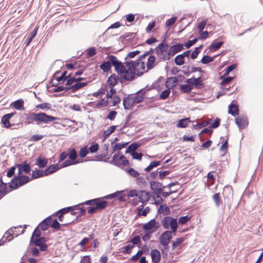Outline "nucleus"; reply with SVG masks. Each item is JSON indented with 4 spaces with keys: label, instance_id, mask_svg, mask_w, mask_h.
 I'll return each instance as SVG.
<instances>
[{
    "label": "nucleus",
    "instance_id": "obj_1",
    "mask_svg": "<svg viewBox=\"0 0 263 263\" xmlns=\"http://www.w3.org/2000/svg\"><path fill=\"white\" fill-rule=\"evenodd\" d=\"M58 118L53 116L48 115L45 112H40L35 113L32 112V124L35 123L37 125L43 123L47 124L49 122L55 121Z\"/></svg>",
    "mask_w": 263,
    "mask_h": 263
},
{
    "label": "nucleus",
    "instance_id": "obj_2",
    "mask_svg": "<svg viewBox=\"0 0 263 263\" xmlns=\"http://www.w3.org/2000/svg\"><path fill=\"white\" fill-rule=\"evenodd\" d=\"M165 40V39L155 49L156 53L161 61H168L171 57L170 50H167L168 45L164 42Z\"/></svg>",
    "mask_w": 263,
    "mask_h": 263
},
{
    "label": "nucleus",
    "instance_id": "obj_3",
    "mask_svg": "<svg viewBox=\"0 0 263 263\" xmlns=\"http://www.w3.org/2000/svg\"><path fill=\"white\" fill-rule=\"evenodd\" d=\"M31 180L28 176L24 175H18L14 176L11 179L9 187L12 190H16Z\"/></svg>",
    "mask_w": 263,
    "mask_h": 263
},
{
    "label": "nucleus",
    "instance_id": "obj_4",
    "mask_svg": "<svg viewBox=\"0 0 263 263\" xmlns=\"http://www.w3.org/2000/svg\"><path fill=\"white\" fill-rule=\"evenodd\" d=\"M103 198H96L94 206H89L87 208V212L90 214H93L98 211H102L108 205V202L104 200Z\"/></svg>",
    "mask_w": 263,
    "mask_h": 263
},
{
    "label": "nucleus",
    "instance_id": "obj_5",
    "mask_svg": "<svg viewBox=\"0 0 263 263\" xmlns=\"http://www.w3.org/2000/svg\"><path fill=\"white\" fill-rule=\"evenodd\" d=\"M109 162L120 167L126 166L129 164L128 160L126 159V157L123 155H121L120 152L115 154L113 156L112 160L109 161Z\"/></svg>",
    "mask_w": 263,
    "mask_h": 263
},
{
    "label": "nucleus",
    "instance_id": "obj_6",
    "mask_svg": "<svg viewBox=\"0 0 263 263\" xmlns=\"http://www.w3.org/2000/svg\"><path fill=\"white\" fill-rule=\"evenodd\" d=\"M108 58L110 60L112 65L115 67V71L118 74H122L124 70L126 69L125 64L119 61L117 58L114 55H108Z\"/></svg>",
    "mask_w": 263,
    "mask_h": 263
},
{
    "label": "nucleus",
    "instance_id": "obj_7",
    "mask_svg": "<svg viewBox=\"0 0 263 263\" xmlns=\"http://www.w3.org/2000/svg\"><path fill=\"white\" fill-rule=\"evenodd\" d=\"M14 116H15V117L16 118H19L18 114H17L15 111L6 114L2 117V122L5 127L9 128V127H11V126H13L15 125H18L20 124H23V123L21 122V121H19L18 123H17L16 124H15V123L11 124L10 122V119Z\"/></svg>",
    "mask_w": 263,
    "mask_h": 263
},
{
    "label": "nucleus",
    "instance_id": "obj_8",
    "mask_svg": "<svg viewBox=\"0 0 263 263\" xmlns=\"http://www.w3.org/2000/svg\"><path fill=\"white\" fill-rule=\"evenodd\" d=\"M153 88L152 86L149 87L146 86L145 88L138 91L134 96L133 95V100L135 104L140 103L143 102L146 92L153 89Z\"/></svg>",
    "mask_w": 263,
    "mask_h": 263
},
{
    "label": "nucleus",
    "instance_id": "obj_9",
    "mask_svg": "<svg viewBox=\"0 0 263 263\" xmlns=\"http://www.w3.org/2000/svg\"><path fill=\"white\" fill-rule=\"evenodd\" d=\"M124 71V72L121 74V76L120 77V82L121 83H125L126 81L130 82L136 79V76L137 75L136 72L128 70L126 69Z\"/></svg>",
    "mask_w": 263,
    "mask_h": 263
},
{
    "label": "nucleus",
    "instance_id": "obj_10",
    "mask_svg": "<svg viewBox=\"0 0 263 263\" xmlns=\"http://www.w3.org/2000/svg\"><path fill=\"white\" fill-rule=\"evenodd\" d=\"M160 227V224L155 219L151 220L148 222L143 224L142 228L146 231L150 232L152 233L156 232Z\"/></svg>",
    "mask_w": 263,
    "mask_h": 263
},
{
    "label": "nucleus",
    "instance_id": "obj_11",
    "mask_svg": "<svg viewBox=\"0 0 263 263\" xmlns=\"http://www.w3.org/2000/svg\"><path fill=\"white\" fill-rule=\"evenodd\" d=\"M150 188L155 195L161 194L164 189V185L162 183L156 181H151L149 182Z\"/></svg>",
    "mask_w": 263,
    "mask_h": 263
},
{
    "label": "nucleus",
    "instance_id": "obj_12",
    "mask_svg": "<svg viewBox=\"0 0 263 263\" xmlns=\"http://www.w3.org/2000/svg\"><path fill=\"white\" fill-rule=\"evenodd\" d=\"M172 238L171 232L169 230L165 231L161 234L160 236L159 240L160 244L164 247L167 246Z\"/></svg>",
    "mask_w": 263,
    "mask_h": 263
},
{
    "label": "nucleus",
    "instance_id": "obj_13",
    "mask_svg": "<svg viewBox=\"0 0 263 263\" xmlns=\"http://www.w3.org/2000/svg\"><path fill=\"white\" fill-rule=\"evenodd\" d=\"M111 157V154L108 155V149L107 145L104 144L103 153L95 157L96 160L108 162V160Z\"/></svg>",
    "mask_w": 263,
    "mask_h": 263
},
{
    "label": "nucleus",
    "instance_id": "obj_14",
    "mask_svg": "<svg viewBox=\"0 0 263 263\" xmlns=\"http://www.w3.org/2000/svg\"><path fill=\"white\" fill-rule=\"evenodd\" d=\"M15 166L18 168V175H22L24 172L28 174L31 171V165L27 161H24L21 164H16Z\"/></svg>",
    "mask_w": 263,
    "mask_h": 263
},
{
    "label": "nucleus",
    "instance_id": "obj_15",
    "mask_svg": "<svg viewBox=\"0 0 263 263\" xmlns=\"http://www.w3.org/2000/svg\"><path fill=\"white\" fill-rule=\"evenodd\" d=\"M235 123L240 129L247 127L248 125V119L245 116H239L235 119Z\"/></svg>",
    "mask_w": 263,
    "mask_h": 263
},
{
    "label": "nucleus",
    "instance_id": "obj_16",
    "mask_svg": "<svg viewBox=\"0 0 263 263\" xmlns=\"http://www.w3.org/2000/svg\"><path fill=\"white\" fill-rule=\"evenodd\" d=\"M135 103L133 100V95H128L123 100V105L125 110L131 109Z\"/></svg>",
    "mask_w": 263,
    "mask_h": 263
},
{
    "label": "nucleus",
    "instance_id": "obj_17",
    "mask_svg": "<svg viewBox=\"0 0 263 263\" xmlns=\"http://www.w3.org/2000/svg\"><path fill=\"white\" fill-rule=\"evenodd\" d=\"M177 219L171 216H166L162 220V224L166 229H169L170 227L172 226V223L176 222Z\"/></svg>",
    "mask_w": 263,
    "mask_h": 263
},
{
    "label": "nucleus",
    "instance_id": "obj_18",
    "mask_svg": "<svg viewBox=\"0 0 263 263\" xmlns=\"http://www.w3.org/2000/svg\"><path fill=\"white\" fill-rule=\"evenodd\" d=\"M179 82V79L177 77L168 78L165 82V87L166 88L172 89L174 88L178 82Z\"/></svg>",
    "mask_w": 263,
    "mask_h": 263
},
{
    "label": "nucleus",
    "instance_id": "obj_19",
    "mask_svg": "<svg viewBox=\"0 0 263 263\" xmlns=\"http://www.w3.org/2000/svg\"><path fill=\"white\" fill-rule=\"evenodd\" d=\"M51 222H52V218L50 216L44 219L38 226L40 227L42 231H44L48 230L51 227Z\"/></svg>",
    "mask_w": 263,
    "mask_h": 263
},
{
    "label": "nucleus",
    "instance_id": "obj_20",
    "mask_svg": "<svg viewBox=\"0 0 263 263\" xmlns=\"http://www.w3.org/2000/svg\"><path fill=\"white\" fill-rule=\"evenodd\" d=\"M139 201L142 203H146L149 199V193L145 190H140L139 193Z\"/></svg>",
    "mask_w": 263,
    "mask_h": 263
},
{
    "label": "nucleus",
    "instance_id": "obj_21",
    "mask_svg": "<svg viewBox=\"0 0 263 263\" xmlns=\"http://www.w3.org/2000/svg\"><path fill=\"white\" fill-rule=\"evenodd\" d=\"M183 49V45L181 43H178L171 46L170 52L171 56H174L176 53Z\"/></svg>",
    "mask_w": 263,
    "mask_h": 263
},
{
    "label": "nucleus",
    "instance_id": "obj_22",
    "mask_svg": "<svg viewBox=\"0 0 263 263\" xmlns=\"http://www.w3.org/2000/svg\"><path fill=\"white\" fill-rule=\"evenodd\" d=\"M12 231H13L11 229L10 231L8 230L5 233V235L3 236V237L0 240V246L4 245V243L6 241H10L12 240V239L13 238V235H14V232H13V233L11 232Z\"/></svg>",
    "mask_w": 263,
    "mask_h": 263
},
{
    "label": "nucleus",
    "instance_id": "obj_23",
    "mask_svg": "<svg viewBox=\"0 0 263 263\" xmlns=\"http://www.w3.org/2000/svg\"><path fill=\"white\" fill-rule=\"evenodd\" d=\"M118 81H120V77L114 73L108 78L107 83L109 87H114L117 84Z\"/></svg>",
    "mask_w": 263,
    "mask_h": 263
},
{
    "label": "nucleus",
    "instance_id": "obj_24",
    "mask_svg": "<svg viewBox=\"0 0 263 263\" xmlns=\"http://www.w3.org/2000/svg\"><path fill=\"white\" fill-rule=\"evenodd\" d=\"M151 256L153 263H159L161 259V254L157 249H153L151 252Z\"/></svg>",
    "mask_w": 263,
    "mask_h": 263
},
{
    "label": "nucleus",
    "instance_id": "obj_25",
    "mask_svg": "<svg viewBox=\"0 0 263 263\" xmlns=\"http://www.w3.org/2000/svg\"><path fill=\"white\" fill-rule=\"evenodd\" d=\"M223 195L224 198L229 199L232 198L233 196V190L231 186L226 185L223 190Z\"/></svg>",
    "mask_w": 263,
    "mask_h": 263
},
{
    "label": "nucleus",
    "instance_id": "obj_26",
    "mask_svg": "<svg viewBox=\"0 0 263 263\" xmlns=\"http://www.w3.org/2000/svg\"><path fill=\"white\" fill-rule=\"evenodd\" d=\"M106 59L108 60L107 61H104L100 66V68L104 72H108L110 70L112 63H111L110 60L108 58V55Z\"/></svg>",
    "mask_w": 263,
    "mask_h": 263
},
{
    "label": "nucleus",
    "instance_id": "obj_27",
    "mask_svg": "<svg viewBox=\"0 0 263 263\" xmlns=\"http://www.w3.org/2000/svg\"><path fill=\"white\" fill-rule=\"evenodd\" d=\"M137 60L134 61H125L124 64L125 66L127 67L126 70H130L133 71H137Z\"/></svg>",
    "mask_w": 263,
    "mask_h": 263
},
{
    "label": "nucleus",
    "instance_id": "obj_28",
    "mask_svg": "<svg viewBox=\"0 0 263 263\" xmlns=\"http://www.w3.org/2000/svg\"><path fill=\"white\" fill-rule=\"evenodd\" d=\"M47 239L45 237H40L38 238H31L30 239V243L34 244L36 247L45 243Z\"/></svg>",
    "mask_w": 263,
    "mask_h": 263
},
{
    "label": "nucleus",
    "instance_id": "obj_29",
    "mask_svg": "<svg viewBox=\"0 0 263 263\" xmlns=\"http://www.w3.org/2000/svg\"><path fill=\"white\" fill-rule=\"evenodd\" d=\"M60 168V167L59 166L58 164H52L50 165L47 168L44 170V174L46 175V176H48L57 172Z\"/></svg>",
    "mask_w": 263,
    "mask_h": 263
},
{
    "label": "nucleus",
    "instance_id": "obj_30",
    "mask_svg": "<svg viewBox=\"0 0 263 263\" xmlns=\"http://www.w3.org/2000/svg\"><path fill=\"white\" fill-rule=\"evenodd\" d=\"M77 206H68L60 210L59 213L65 214L67 213L71 212V215H76L78 214V212H75V210H77Z\"/></svg>",
    "mask_w": 263,
    "mask_h": 263
},
{
    "label": "nucleus",
    "instance_id": "obj_31",
    "mask_svg": "<svg viewBox=\"0 0 263 263\" xmlns=\"http://www.w3.org/2000/svg\"><path fill=\"white\" fill-rule=\"evenodd\" d=\"M68 156L69 158L73 161H78L79 163L81 162L80 160L77 159L78 153L74 148H70L68 150Z\"/></svg>",
    "mask_w": 263,
    "mask_h": 263
},
{
    "label": "nucleus",
    "instance_id": "obj_32",
    "mask_svg": "<svg viewBox=\"0 0 263 263\" xmlns=\"http://www.w3.org/2000/svg\"><path fill=\"white\" fill-rule=\"evenodd\" d=\"M137 33L136 32H127L120 36V39L121 40V42H123L125 40L132 41L136 35Z\"/></svg>",
    "mask_w": 263,
    "mask_h": 263
},
{
    "label": "nucleus",
    "instance_id": "obj_33",
    "mask_svg": "<svg viewBox=\"0 0 263 263\" xmlns=\"http://www.w3.org/2000/svg\"><path fill=\"white\" fill-rule=\"evenodd\" d=\"M61 73L60 70L56 71L52 76V79L51 80V82L50 83H53V79L56 80V81L59 82L60 84L63 83L65 81H66V79L63 78L61 75L59 76V74Z\"/></svg>",
    "mask_w": 263,
    "mask_h": 263
},
{
    "label": "nucleus",
    "instance_id": "obj_34",
    "mask_svg": "<svg viewBox=\"0 0 263 263\" xmlns=\"http://www.w3.org/2000/svg\"><path fill=\"white\" fill-rule=\"evenodd\" d=\"M137 73L138 76H140L143 74L144 71L145 69V63L144 62L139 61L137 60Z\"/></svg>",
    "mask_w": 263,
    "mask_h": 263
},
{
    "label": "nucleus",
    "instance_id": "obj_35",
    "mask_svg": "<svg viewBox=\"0 0 263 263\" xmlns=\"http://www.w3.org/2000/svg\"><path fill=\"white\" fill-rule=\"evenodd\" d=\"M228 113L233 116H235L238 114V108L237 105L231 103L228 107Z\"/></svg>",
    "mask_w": 263,
    "mask_h": 263
},
{
    "label": "nucleus",
    "instance_id": "obj_36",
    "mask_svg": "<svg viewBox=\"0 0 263 263\" xmlns=\"http://www.w3.org/2000/svg\"><path fill=\"white\" fill-rule=\"evenodd\" d=\"M37 28H35L32 30V32H31L29 33L28 37L27 39V41H25V42L24 43V44L25 45V48H26L30 44V43L32 41L33 39L35 37L37 33Z\"/></svg>",
    "mask_w": 263,
    "mask_h": 263
},
{
    "label": "nucleus",
    "instance_id": "obj_37",
    "mask_svg": "<svg viewBox=\"0 0 263 263\" xmlns=\"http://www.w3.org/2000/svg\"><path fill=\"white\" fill-rule=\"evenodd\" d=\"M223 44V41L217 42V41L215 40L211 43L209 49L213 51H215L219 49Z\"/></svg>",
    "mask_w": 263,
    "mask_h": 263
},
{
    "label": "nucleus",
    "instance_id": "obj_38",
    "mask_svg": "<svg viewBox=\"0 0 263 263\" xmlns=\"http://www.w3.org/2000/svg\"><path fill=\"white\" fill-rule=\"evenodd\" d=\"M24 102L23 99H20L12 102L11 104L16 110H21L24 108Z\"/></svg>",
    "mask_w": 263,
    "mask_h": 263
},
{
    "label": "nucleus",
    "instance_id": "obj_39",
    "mask_svg": "<svg viewBox=\"0 0 263 263\" xmlns=\"http://www.w3.org/2000/svg\"><path fill=\"white\" fill-rule=\"evenodd\" d=\"M160 214H163L164 215H168L170 213V208L165 204H161L158 210Z\"/></svg>",
    "mask_w": 263,
    "mask_h": 263
},
{
    "label": "nucleus",
    "instance_id": "obj_40",
    "mask_svg": "<svg viewBox=\"0 0 263 263\" xmlns=\"http://www.w3.org/2000/svg\"><path fill=\"white\" fill-rule=\"evenodd\" d=\"M156 62V58L154 55H150L147 60L146 67L147 70H150L155 66V62Z\"/></svg>",
    "mask_w": 263,
    "mask_h": 263
},
{
    "label": "nucleus",
    "instance_id": "obj_41",
    "mask_svg": "<svg viewBox=\"0 0 263 263\" xmlns=\"http://www.w3.org/2000/svg\"><path fill=\"white\" fill-rule=\"evenodd\" d=\"M46 176L44 170H37L32 172L31 174V180Z\"/></svg>",
    "mask_w": 263,
    "mask_h": 263
},
{
    "label": "nucleus",
    "instance_id": "obj_42",
    "mask_svg": "<svg viewBox=\"0 0 263 263\" xmlns=\"http://www.w3.org/2000/svg\"><path fill=\"white\" fill-rule=\"evenodd\" d=\"M48 163V159L47 158H42L39 157L36 160V164L40 168L45 167Z\"/></svg>",
    "mask_w": 263,
    "mask_h": 263
},
{
    "label": "nucleus",
    "instance_id": "obj_43",
    "mask_svg": "<svg viewBox=\"0 0 263 263\" xmlns=\"http://www.w3.org/2000/svg\"><path fill=\"white\" fill-rule=\"evenodd\" d=\"M117 127V126L112 125V126H110V127H109L107 130H105L103 132L104 139L105 140V139H107V138H108L109 136L115 132Z\"/></svg>",
    "mask_w": 263,
    "mask_h": 263
},
{
    "label": "nucleus",
    "instance_id": "obj_44",
    "mask_svg": "<svg viewBox=\"0 0 263 263\" xmlns=\"http://www.w3.org/2000/svg\"><path fill=\"white\" fill-rule=\"evenodd\" d=\"M81 205H83V204H77L75 206H77V210H75V212H78V215L77 216L76 220L78 219L81 216L84 215L86 213V209L84 207H80Z\"/></svg>",
    "mask_w": 263,
    "mask_h": 263
},
{
    "label": "nucleus",
    "instance_id": "obj_45",
    "mask_svg": "<svg viewBox=\"0 0 263 263\" xmlns=\"http://www.w3.org/2000/svg\"><path fill=\"white\" fill-rule=\"evenodd\" d=\"M128 143L125 142L122 143H116L113 146H112V150L111 152V154H113L116 151H120L122 148L125 147L127 145Z\"/></svg>",
    "mask_w": 263,
    "mask_h": 263
},
{
    "label": "nucleus",
    "instance_id": "obj_46",
    "mask_svg": "<svg viewBox=\"0 0 263 263\" xmlns=\"http://www.w3.org/2000/svg\"><path fill=\"white\" fill-rule=\"evenodd\" d=\"M227 75L223 74L220 77V79L222 81L220 83L221 86L228 85L229 83L233 80V78L232 77H227Z\"/></svg>",
    "mask_w": 263,
    "mask_h": 263
},
{
    "label": "nucleus",
    "instance_id": "obj_47",
    "mask_svg": "<svg viewBox=\"0 0 263 263\" xmlns=\"http://www.w3.org/2000/svg\"><path fill=\"white\" fill-rule=\"evenodd\" d=\"M161 164L160 161H153L151 162L149 165L144 169V171L146 172H149L152 171L154 167H157L160 165Z\"/></svg>",
    "mask_w": 263,
    "mask_h": 263
},
{
    "label": "nucleus",
    "instance_id": "obj_48",
    "mask_svg": "<svg viewBox=\"0 0 263 263\" xmlns=\"http://www.w3.org/2000/svg\"><path fill=\"white\" fill-rule=\"evenodd\" d=\"M194 86L197 89H201L204 87V85L202 82L201 77H199L197 78L194 77Z\"/></svg>",
    "mask_w": 263,
    "mask_h": 263
},
{
    "label": "nucleus",
    "instance_id": "obj_49",
    "mask_svg": "<svg viewBox=\"0 0 263 263\" xmlns=\"http://www.w3.org/2000/svg\"><path fill=\"white\" fill-rule=\"evenodd\" d=\"M174 62L176 65L181 66L184 64L185 58L181 54H179L175 57Z\"/></svg>",
    "mask_w": 263,
    "mask_h": 263
},
{
    "label": "nucleus",
    "instance_id": "obj_50",
    "mask_svg": "<svg viewBox=\"0 0 263 263\" xmlns=\"http://www.w3.org/2000/svg\"><path fill=\"white\" fill-rule=\"evenodd\" d=\"M191 122L190 119L189 118H184L182 119H180L179 120L177 126L181 128L185 127L187 124Z\"/></svg>",
    "mask_w": 263,
    "mask_h": 263
},
{
    "label": "nucleus",
    "instance_id": "obj_51",
    "mask_svg": "<svg viewBox=\"0 0 263 263\" xmlns=\"http://www.w3.org/2000/svg\"><path fill=\"white\" fill-rule=\"evenodd\" d=\"M193 89V86L186 84H181L180 86V91L183 93H190Z\"/></svg>",
    "mask_w": 263,
    "mask_h": 263
},
{
    "label": "nucleus",
    "instance_id": "obj_52",
    "mask_svg": "<svg viewBox=\"0 0 263 263\" xmlns=\"http://www.w3.org/2000/svg\"><path fill=\"white\" fill-rule=\"evenodd\" d=\"M24 116V124L25 125H28L32 124V112L25 113Z\"/></svg>",
    "mask_w": 263,
    "mask_h": 263
},
{
    "label": "nucleus",
    "instance_id": "obj_53",
    "mask_svg": "<svg viewBox=\"0 0 263 263\" xmlns=\"http://www.w3.org/2000/svg\"><path fill=\"white\" fill-rule=\"evenodd\" d=\"M215 59V57H210L208 55H203L200 62L204 64H207L212 62Z\"/></svg>",
    "mask_w": 263,
    "mask_h": 263
},
{
    "label": "nucleus",
    "instance_id": "obj_54",
    "mask_svg": "<svg viewBox=\"0 0 263 263\" xmlns=\"http://www.w3.org/2000/svg\"><path fill=\"white\" fill-rule=\"evenodd\" d=\"M129 242L133 243L132 245H134V246L135 245H138V247L140 248L141 240L139 235H136L133 238H131Z\"/></svg>",
    "mask_w": 263,
    "mask_h": 263
},
{
    "label": "nucleus",
    "instance_id": "obj_55",
    "mask_svg": "<svg viewBox=\"0 0 263 263\" xmlns=\"http://www.w3.org/2000/svg\"><path fill=\"white\" fill-rule=\"evenodd\" d=\"M212 199L214 200L216 206L217 207H219L221 203V200L220 199L219 193L214 194L212 196Z\"/></svg>",
    "mask_w": 263,
    "mask_h": 263
},
{
    "label": "nucleus",
    "instance_id": "obj_56",
    "mask_svg": "<svg viewBox=\"0 0 263 263\" xmlns=\"http://www.w3.org/2000/svg\"><path fill=\"white\" fill-rule=\"evenodd\" d=\"M78 163H79V162L73 161L71 159H69V160H66L64 162H63L61 164V166L60 167V168L65 167L67 166H70V165H75V164H77Z\"/></svg>",
    "mask_w": 263,
    "mask_h": 263
},
{
    "label": "nucleus",
    "instance_id": "obj_57",
    "mask_svg": "<svg viewBox=\"0 0 263 263\" xmlns=\"http://www.w3.org/2000/svg\"><path fill=\"white\" fill-rule=\"evenodd\" d=\"M171 89L167 88V89L163 90L159 96V99L163 100L167 99L170 94Z\"/></svg>",
    "mask_w": 263,
    "mask_h": 263
},
{
    "label": "nucleus",
    "instance_id": "obj_58",
    "mask_svg": "<svg viewBox=\"0 0 263 263\" xmlns=\"http://www.w3.org/2000/svg\"><path fill=\"white\" fill-rule=\"evenodd\" d=\"M10 191L8 190L7 184L1 179L0 184V192L7 194Z\"/></svg>",
    "mask_w": 263,
    "mask_h": 263
},
{
    "label": "nucleus",
    "instance_id": "obj_59",
    "mask_svg": "<svg viewBox=\"0 0 263 263\" xmlns=\"http://www.w3.org/2000/svg\"><path fill=\"white\" fill-rule=\"evenodd\" d=\"M184 240V239L183 238H177L175 239V241H172L173 249H175L178 246L181 245Z\"/></svg>",
    "mask_w": 263,
    "mask_h": 263
},
{
    "label": "nucleus",
    "instance_id": "obj_60",
    "mask_svg": "<svg viewBox=\"0 0 263 263\" xmlns=\"http://www.w3.org/2000/svg\"><path fill=\"white\" fill-rule=\"evenodd\" d=\"M127 172L130 176L133 177L137 178L140 175V173L132 167H129L127 168Z\"/></svg>",
    "mask_w": 263,
    "mask_h": 263
},
{
    "label": "nucleus",
    "instance_id": "obj_61",
    "mask_svg": "<svg viewBox=\"0 0 263 263\" xmlns=\"http://www.w3.org/2000/svg\"><path fill=\"white\" fill-rule=\"evenodd\" d=\"M228 137H227L226 140L220 147V151L222 153L223 152L224 154H226L228 150Z\"/></svg>",
    "mask_w": 263,
    "mask_h": 263
},
{
    "label": "nucleus",
    "instance_id": "obj_62",
    "mask_svg": "<svg viewBox=\"0 0 263 263\" xmlns=\"http://www.w3.org/2000/svg\"><path fill=\"white\" fill-rule=\"evenodd\" d=\"M209 124V121H206V122H203L202 123H197L196 124H194L192 126V128L194 129H201V128H202L205 126H206L207 125H208Z\"/></svg>",
    "mask_w": 263,
    "mask_h": 263
},
{
    "label": "nucleus",
    "instance_id": "obj_63",
    "mask_svg": "<svg viewBox=\"0 0 263 263\" xmlns=\"http://www.w3.org/2000/svg\"><path fill=\"white\" fill-rule=\"evenodd\" d=\"M135 247L134 245L129 244L123 248L122 253L124 254H129L132 251V249Z\"/></svg>",
    "mask_w": 263,
    "mask_h": 263
},
{
    "label": "nucleus",
    "instance_id": "obj_64",
    "mask_svg": "<svg viewBox=\"0 0 263 263\" xmlns=\"http://www.w3.org/2000/svg\"><path fill=\"white\" fill-rule=\"evenodd\" d=\"M191 217L188 215L181 216L178 219V223L180 224H184L191 220Z\"/></svg>",
    "mask_w": 263,
    "mask_h": 263
}]
</instances>
